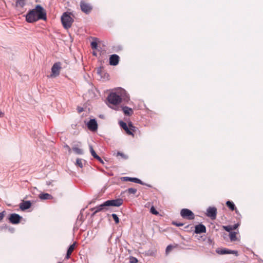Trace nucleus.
<instances>
[{"mask_svg":"<svg viewBox=\"0 0 263 263\" xmlns=\"http://www.w3.org/2000/svg\"><path fill=\"white\" fill-rule=\"evenodd\" d=\"M95 158H96V159H97L99 162H100L101 163L103 164L104 163V162L102 160V159L98 156L97 155V156H96L95 157Z\"/></svg>","mask_w":263,"mask_h":263,"instance_id":"35","label":"nucleus"},{"mask_svg":"<svg viewBox=\"0 0 263 263\" xmlns=\"http://www.w3.org/2000/svg\"><path fill=\"white\" fill-rule=\"evenodd\" d=\"M58 263H61V262H58Z\"/></svg>","mask_w":263,"mask_h":263,"instance_id":"47","label":"nucleus"},{"mask_svg":"<svg viewBox=\"0 0 263 263\" xmlns=\"http://www.w3.org/2000/svg\"><path fill=\"white\" fill-rule=\"evenodd\" d=\"M39 198L41 200H47L52 199V196L48 193H41L39 195Z\"/></svg>","mask_w":263,"mask_h":263,"instance_id":"19","label":"nucleus"},{"mask_svg":"<svg viewBox=\"0 0 263 263\" xmlns=\"http://www.w3.org/2000/svg\"><path fill=\"white\" fill-rule=\"evenodd\" d=\"M230 238L231 240L232 241H234L236 240L237 238H236V233L235 232H231L230 233Z\"/></svg>","mask_w":263,"mask_h":263,"instance_id":"24","label":"nucleus"},{"mask_svg":"<svg viewBox=\"0 0 263 263\" xmlns=\"http://www.w3.org/2000/svg\"><path fill=\"white\" fill-rule=\"evenodd\" d=\"M89 150L91 154V155L95 158L96 156H97L98 155L96 154L95 151H94L92 146L91 145H89Z\"/></svg>","mask_w":263,"mask_h":263,"instance_id":"25","label":"nucleus"},{"mask_svg":"<svg viewBox=\"0 0 263 263\" xmlns=\"http://www.w3.org/2000/svg\"><path fill=\"white\" fill-rule=\"evenodd\" d=\"M78 111L79 112H81L83 111V108H79L78 109Z\"/></svg>","mask_w":263,"mask_h":263,"instance_id":"43","label":"nucleus"},{"mask_svg":"<svg viewBox=\"0 0 263 263\" xmlns=\"http://www.w3.org/2000/svg\"><path fill=\"white\" fill-rule=\"evenodd\" d=\"M119 124L120 126L125 130V131L126 132L127 134L130 135H133V134L129 130L126 123L122 121H119Z\"/></svg>","mask_w":263,"mask_h":263,"instance_id":"16","label":"nucleus"},{"mask_svg":"<svg viewBox=\"0 0 263 263\" xmlns=\"http://www.w3.org/2000/svg\"><path fill=\"white\" fill-rule=\"evenodd\" d=\"M106 206H107L106 205H105V202L103 203H102V204H101L98 206H96V208H94V209L95 210V211L94 212L93 214H96L100 211H102Z\"/></svg>","mask_w":263,"mask_h":263,"instance_id":"20","label":"nucleus"},{"mask_svg":"<svg viewBox=\"0 0 263 263\" xmlns=\"http://www.w3.org/2000/svg\"><path fill=\"white\" fill-rule=\"evenodd\" d=\"M137 191V189L134 188H129L127 190V192L129 194H135L136 193Z\"/></svg>","mask_w":263,"mask_h":263,"instance_id":"26","label":"nucleus"},{"mask_svg":"<svg viewBox=\"0 0 263 263\" xmlns=\"http://www.w3.org/2000/svg\"><path fill=\"white\" fill-rule=\"evenodd\" d=\"M95 158H96V159H97L99 162H100L101 163L103 164L104 163V162L102 160V159L98 156L97 155V156H96L95 157Z\"/></svg>","mask_w":263,"mask_h":263,"instance_id":"34","label":"nucleus"},{"mask_svg":"<svg viewBox=\"0 0 263 263\" xmlns=\"http://www.w3.org/2000/svg\"><path fill=\"white\" fill-rule=\"evenodd\" d=\"M181 216L184 218L189 220H192L194 219V213L190 210L187 209H183L180 212Z\"/></svg>","mask_w":263,"mask_h":263,"instance_id":"5","label":"nucleus"},{"mask_svg":"<svg viewBox=\"0 0 263 263\" xmlns=\"http://www.w3.org/2000/svg\"><path fill=\"white\" fill-rule=\"evenodd\" d=\"M66 147L69 149V151H70L71 150L68 145H66Z\"/></svg>","mask_w":263,"mask_h":263,"instance_id":"44","label":"nucleus"},{"mask_svg":"<svg viewBox=\"0 0 263 263\" xmlns=\"http://www.w3.org/2000/svg\"><path fill=\"white\" fill-rule=\"evenodd\" d=\"M4 214L3 212L0 213V221L3 219V218H4Z\"/></svg>","mask_w":263,"mask_h":263,"instance_id":"38","label":"nucleus"},{"mask_svg":"<svg viewBox=\"0 0 263 263\" xmlns=\"http://www.w3.org/2000/svg\"><path fill=\"white\" fill-rule=\"evenodd\" d=\"M223 228L228 232H230L233 230L232 227L230 226H224Z\"/></svg>","mask_w":263,"mask_h":263,"instance_id":"31","label":"nucleus"},{"mask_svg":"<svg viewBox=\"0 0 263 263\" xmlns=\"http://www.w3.org/2000/svg\"><path fill=\"white\" fill-rule=\"evenodd\" d=\"M4 113L2 111H0V118L4 116Z\"/></svg>","mask_w":263,"mask_h":263,"instance_id":"42","label":"nucleus"},{"mask_svg":"<svg viewBox=\"0 0 263 263\" xmlns=\"http://www.w3.org/2000/svg\"><path fill=\"white\" fill-rule=\"evenodd\" d=\"M238 224H235V225L233 226V227H232L233 230H235V229H236L238 227Z\"/></svg>","mask_w":263,"mask_h":263,"instance_id":"41","label":"nucleus"},{"mask_svg":"<svg viewBox=\"0 0 263 263\" xmlns=\"http://www.w3.org/2000/svg\"><path fill=\"white\" fill-rule=\"evenodd\" d=\"M206 232L205 227L202 224H199L195 227V232L196 234H201Z\"/></svg>","mask_w":263,"mask_h":263,"instance_id":"14","label":"nucleus"},{"mask_svg":"<svg viewBox=\"0 0 263 263\" xmlns=\"http://www.w3.org/2000/svg\"><path fill=\"white\" fill-rule=\"evenodd\" d=\"M130 263H137L138 262V260L135 257H132L130 258Z\"/></svg>","mask_w":263,"mask_h":263,"instance_id":"33","label":"nucleus"},{"mask_svg":"<svg viewBox=\"0 0 263 263\" xmlns=\"http://www.w3.org/2000/svg\"><path fill=\"white\" fill-rule=\"evenodd\" d=\"M111 216H112V218L114 219V220H115V223L116 224H117V223H118L119 222V218L118 217L117 214H111Z\"/></svg>","mask_w":263,"mask_h":263,"instance_id":"28","label":"nucleus"},{"mask_svg":"<svg viewBox=\"0 0 263 263\" xmlns=\"http://www.w3.org/2000/svg\"><path fill=\"white\" fill-rule=\"evenodd\" d=\"M129 126L133 127V126L132 125V124H129Z\"/></svg>","mask_w":263,"mask_h":263,"instance_id":"46","label":"nucleus"},{"mask_svg":"<svg viewBox=\"0 0 263 263\" xmlns=\"http://www.w3.org/2000/svg\"><path fill=\"white\" fill-rule=\"evenodd\" d=\"M95 158H96V159H97L99 162H100L101 163L103 164L104 163V162L102 160V159L98 156L97 155V156H96L95 157Z\"/></svg>","mask_w":263,"mask_h":263,"instance_id":"37","label":"nucleus"},{"mask_svg":"<svg viewBox=\"0 0 263 263\" xmlns=\"http://www.w3.org/2000/svg\"><path fill=\"white\" fill-rule=\"evenodd\" d=\"M150 211L151 212L154 214V215H158V212L157 211V210L155 209V208L154 206H152L151 209H150Z\"/></svg>","mask_w":263,"mask_h":263,"instance_id":"30","label":"nucleus"},{"mask_svg":"<svg viewBox=\"0 0 263 263\" xmlns=\"http://www.w3.org/2000/svg\"><path fill=\"white\" fill-rule=\"evenodd\" d=\"M61 68V63L60 62L54 63L51 68L52 74L50 77H57L59 76Z\"/></svg>","mask_w":263,"mask_h":263,"instance_id":"8","label":"nucleus"},{"mask_svg":"<svg viewBox=\"0 0 263 263\" xmlns=\"http://www.w3.org/2000/svg\"><path fill=\"white\" fill-rule=\"evenodd\" d=\"M123 203V200L121 198L108 200L105 202V205L107 206H120Z\"/></svg>","mask_w":263,"mask_h":263,"instance_id":"7","label":"nucleus"},{"mask_svg":"<svg viewBox=\"0 0 263 263\" xmlns=\"http://www.w3.org/2000/svg\"><path fill=\"white\" fill-rule=\"evenodd\" d=\"M76 164L80 167H83V160L82 159H77L76 161Z\"/></svg>","mask_w":263,"mask_h":263,"instance_id":"27","label":"nucleus"},{"mask_svg":"<svg viewBox=\"0 0 263 263\" xmlns=\"http://www.w3.org/2000/svg\"><path fill=\"white\" fill-rule=\"evenodd\" d=\"M174 223V224H175V225H176L177 226H183V224L181 223Z\"/></svg>","mask_w":263,"mask_h":263,"instance_id":"40","label":"nucleus"},{"mask_svg":"<svg viewBox=\"0 0 263 263\" xmlns=\"http://www.w3.org/2000/svg\"><path fill=\"white\" fill-rule=\"evenodd\" d=\"M206 215L212 219H215L217 215V209L215 207H209L206 210Z\"/></svg>","mask_w":263,"mask_h":263,"instance_id":"9","label":"nucleus"},{"mask_svg":"<svg viewBox=\"0 0 263 263\" xmlns=\"http://www.w3.org/2000/svg\"><path fill=\"white\" fill-rule=\"evenodd\" d=\"M122 110L124 114L127 116H130L133 114V110L131 108L127 106H124L122 107Z\"/></svg>","mask_w":263,"mask_h":263,"instance_id":"17","label":"nucleus"},{"mask_svg":"<svg viewBox=\"0 0 263 263\" xmlns=\"http://www.w3.org/2000/svg\"><path fill=\"white\" fill-rule=\"evenodd\" d=\"M117 155L118 156H120L124 158V155L123 153H122L118 152L117 153Z\"/></svg>","mask_w":263,"mask_h":263,"instance_id":"39","label":"nucleus"},{"mask_svg":"<svg viewBox=\"0 0 263 263\" xmlns=\"http://www.w3.org/2000/svg\"><path fill=\"white\" fill-rule=\"evenodd\" d=\"M121 180L123 181H131L133 182L139 183L140 184H144L143 182L138 178H132L129 177H123L121 178Z\"/></svg>","mask_w":263,"mask_h":263,"instance_id":"12","label":"nucleus"},{"mask_svg":"<svg viewBox=\"0 0 263 263\" xmlns=\"http://www.w3.org/2000/svg\"><path fill=\"white\" fill-rule=\"evenodd\" d=\"M91 46L92 49H97L98 44L96 42H92L91 43Z\"/></svg>","mask_w":263,"mask_h":263,"instance_id":"32","label":"nucleus"},{"mask_svg":"<svg viewBox=\"0 0 263 263\" xmlns=\"http://www.w3.org/2000/svg\"><path fill=\"white\" fill-rule=\"evenodd\" d=\"M128 100V95L122 88L116 89L115 92H111L107 97L108 102L115 105L120 104L122 100L127 102Z\"/></svg>","mask_w":263,"mask_h":263,"instance_id":"1","label":"nucleus"},{"mask_svg":"<svg viewBox=\"0 0 263 263\" xmlns=\"http://www.w3.org/2000/svg\"><path fill=\"white\" fill-rule=\"evenodd\" d=\"M22 217L17 214H10L9 219L10 222L12 224H18L21 220Z\"/></svg>","mask_w":263,"mask_h":263,"instance_id":"10","label":"nucleus"},{"mask_svg":"<svg viewBox=\"0 0 263 263\" xmlns=\"http://www.w3.org/2000/svg\"><path fill=\"white\" fill-rule=\"evenodd\" d=\"M25 1L26 0H16V6L20 7H23L25 5Z\"/></svg>","mask_w":263,"mask_h":263,"instance_id":"23","label":"nucleus"},{"mask_svg":"<svg viewBox=\"0 0 263 263\" xmlns=\"http://www.w3.org/2000/svg\"><path fill=\"white\" fill-rule=\"evenodd\" d=\"M61 22L64 27L68 29L71 27L73 19L69 14L65 12L61 16Z\"/></svg>","mask_w":263,"mask_h":263,"instance_id":"3","label":"nucleus"},{"mask_svg":"<svg viewBox=\"0 0 263 263\" xmlns=\"http://www.w3.org/2000/svg\"><path fill=\"white\" fill-rule=\"evenodd\" d=\"M31 205V203L30 201H24L23 202L20 203V208L24 211L27 209H28L30 208Z\"/></svg>","mask_w":263,"mask_h":263,"instance_id":"15","label":"nucleus"},{"mask_svg":"<svg viewBox=\"0 0 263 263\" xmlns=\"http://www.w3.org/2000/svg\"><path fill=\"white\" fill-rule=\"evenodd\" d=\"M174 248V246H173L172 245H168L166 248V250H165L166 253L168 254Z\"/></svg>","mask_w":263,"mask_h":263,"instance_id":"29","label":"nucleus"},{"mask_svg":"<svg viewBox=\"0 0 263 263\" xmlns=\"http://www.w3.org/2000/svg\"><path fill=\"white\" fill-rule=\"evenodd\" d=\"M26 20L29 23H33L39 20H46V11L41 5H37L26 14Z\"/></svg>","mask_w":263,"mask_h":263,"instance_id":"2","label":"nucleus"},{"mask_svg":"<svg viewBox=\"0 0 263 263\" xmlns=\"http://www.w3.org/2000/svg\"><path fill=\"white\" fill-rule=\"evenodd\" d=\"M119 57L117 54H112L109 58V64L116 66L119 63Z\"/></svg>","mask_w":263,"mask_h":263,"instance_id":"13","label":"nucleus"},{"mask_svg":"<svg viewBox=\"0 0 263 263\" xmlns=\"http://www.w3.org/2000/svg\"><path fill=\"white\" fill-rule=\"evenodd\" d=\"M72 150L74 151V152L78 155H82L83 154V151L82 149L79 148L78 147L74 146L72 147Z\"/></svg>","mask_w":263,"mask_h":263,"instance_id":"22","label":"nucleus"},{"mask_svg":"<svg viewBox=\"0 0 263 263\" xmlns=\"http://www.w3.org/2000/svg\"><path fill=\"white\" fill-rule=\"evenodd\" d=\"M216 252L220 255L234 254L236 256L238 255V252L237 251L231 250L226 248H218L216 250Z\"/></svg>","mask_w":263,"mask_h":263,"instance_id":"6","label":"nucleus"},{"mask_svg":"<svg viewBox=\"0 0 263 263\" xmlns=\"http://www.w3.org/2000/svg\"><path fill=\"white\" fill-rule=\"evenodd\" d=\"M76 245V242H74L73 244L71 245L69 247L68 249V250L67 251V254L66 256V258L68 259L70 257V256L74 249Z\"/></svg>","mask_w":263,"mask_h":263,"instance_id":"18","label":"nucleus"},{"mask_svg":"<svg viewBox=\"0 0 263 263\" xmlns=\"http://www.w3.org/2000/svg\"><path fill=\"white\" fill-rule=\"evenodd\" d=\"M88 128L91 131H96L98 129V124L95 119H91L87 123Z\"/></svg>","mask_w":263,"mask_h":263,"instance_id":"11","label":"nucleus"},{"mask_svg":"<svg viewBox=\"0 0 263 263\" xmlns=\"http://www.w3.org/2000/svg\"><path fill=\"white\" fill-rule=\"evenodd\" d=\"M95 158H96V159H97L99 162H100L101 163L103 164L104 163V162L102 160V159L98 156L97 155V156H96L95 157Z\"/></svg>","mask_w":263,"mask_h":263,"instance_id":"36","label":"nucleus"},{"mask_svg":"<svg viewBox=\"0 0 263 263\" xmlns=\"http://www.w3.org/2000/svg\"><path fill=\"white\" fill-rule=\"evenodd\" d=\"M100 70L99 69H98V70H97V73H100Z\"/></svg>","mask_w":263,"mask_h":263,"instance_id":"45","label":"nucleus"},{"mask_svg":"<svg viewBox=\"0 0 263 263\" xmlns=\"http://www.w3.org/2000/svg\"><path fill=\"white\" fill-rule=\"evenodd\" d=\"M80 6L81 11L87 14H89L93 9V7L90 3H87L84 0H82L80 2Z\"/></svg>","mask_w":263,"mask_h":263,"instance_id":"4","label":"nucleus"},{"mask_svg":"<svg viewBox=\"0 0 263 263\" xmlns=\"http://www.w3.org/2000/svg\"><path fill=\"white\" fill-rule=\"evenodd\" d=\"M226 204L232 211H234L236 209L235 205L232 201H227L226 202Z\"/></svg>","mask_w":263,"mask_h":263,"instance_id":"21","label":"nucleus"}]
</instances>
